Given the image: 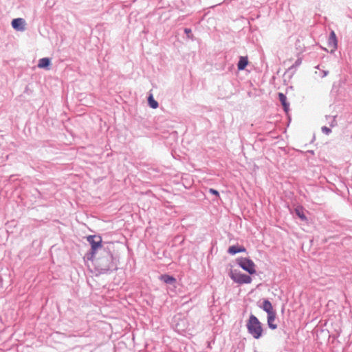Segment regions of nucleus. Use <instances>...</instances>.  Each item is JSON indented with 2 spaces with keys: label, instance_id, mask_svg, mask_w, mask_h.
<instances>
[{
  "label": "nucleus",
  "instance_id": "1",
  "mask_svg": "<svg viewBox=\"0 0 352 352\" xmlns=\"http://www.w3.org/2000/svg\"><path fill=\"white\" fill-rule=\"evenodd\" d=\"M246 327L248 333L255 339H259L263 335V328L261 322L253 314L250 316Z\"/></svg>",
  "mask_w": 352,
  "mask_h": 352
},
{
  "label": "nucleus",
  "instance_id": "2",
  "mask_svg": "<svg viewBox=\"0 0 352 352\" xmlns=\"http://www.w3.org/2000/svg\"><path fill=\"white\" fill-rule=\"evenodd\" d=\"M87 240L91 245V252L87 254V258L93 260L96 252L102 248V239L100 236L89 235Z\"/></svg>",
  "mask_w": 352,
  "mask_h": 352
},
{
  "label": "nucleus",
  "instance_id": "3",
  "mask_svg": "<svg viewBox=\"0 0 352 352\" xmlns=\"http://www.w3.org/2000/svg\"><path fill=\"white\" fill-rule=\"evenodd\" d=\"M96 264L102 272H106L115 267L113 256L109 252H106L103 258H98L96 261Z\"/></svg>",
  "mask_w": 352,
  "mask_h": 352
},
{
  "label": "nucleus",
  "instance_id": "4",
  "mask_svg": "<svg viewBox=\"0 0 352 352\" xmlns=\"http://www.w3.org/2000/svg\"><path fill=\"white\" fill-rule=\"evenodd\" d=\"M237 264L245 271L248 272L250 274L256 273L255 264L250 258H240L237 259Z\"/></svg>",
  "mask_w": 352,
  "mask_h": 352
},
{
  "label": "nucleus",
  "instance_id": "5",
  "mask_svg": "<svg viewBox=\"0 0 352 352\" xmlns=\"http://www.w3.org/2000/svg\"><path fill=\"white\" fill-rule=\"evenodd\" d=\"M230 278L235 283L239 284H248L252 282V278L249 275L245 274H234L232 272H231Z\"/></svg>",
  "mask_w": 352,
  "mask_h": 352
},
{
  "label": "nucleus",
  "instance_id": "6",
  "mask_svg": "<svg viewBox=\"0 0 352 352\" xmlns=\"http://www.w3.org/2000/svg\"><path fill=\"white\" fill-rule=\"evenodd\" d=\"M328 45L331 48V53H333L336 51L338 47V40L336 35V33L333 30L330 32L329 38H328Z\"/></svg>",
  "mask_w": 352,
  "mask_h": 352
},
{
  "label": "nucleus",
  "instance_id": "7",
  "mask_svg": "<svg viewBox=\"0 0 352 352\" xmlns=\"http://www.w3.org/2000/svg\"><path fill=\"white\" fill-rule=\"evenodd\" d=\"M12 28L18 31H24L25 29V21L22 18H16L12 21Z\"/></svg>",
  "mask_w": 352,
  "mask_h": 352
},
{
  "label": "nucleus",
  "instance_id": "8",
  "mask_svg": "<svg viewBox=\"0 0 352 352\" xmlns=\"http://www.w3.org/2000/svg\"><path fill=\"white\" fill-rule=\"evenodd\" d=\"M260 307L263 311H265L267 314V315L276 313L273 309L272 303L267 299H265L263 301L262 305H260Z\"/></svg>",
  "mask_w": 352,
  "mask_h": 352
},
{
  "label": "nucleus",
  "instance_id": "9",
  "mask_svg": "<svg viewBox=\"0 0 352 352\" xmlns=\"http://www.w3.org/2000/svg\"><path fill=\"white\" fill-rule=\"evenodd\" d=\"M278 98L283 105L284 111L287 112L289 109V104L287 102V97L283 93H279Z\"/></svg>",
  "mask_w": 352,
  "mask_h": 352
},
{
  "label": "nucleus",
  "instance_id": "10",
  "mask_svg": "<svg viewBox=\"0 0 352 352\" xmlns=\"http://www.w3.org/2000/svg\"><path fill=\"white\" fill-rule=\"evenodd\" d=\"M245 252V248L243 246L232 245L230 246L228 252L230 254H236V253Z\"/></svg>",
  "mask_w": 352,
  "mask_h": 352
},
{
  "label": "nucleus",
  "instance_id": "11",
  "mask_svg": "<svg viewBox=\"0 0 352 352\" xmlns=\"http://www.w3.org/2000/svg\"><path fill=\"white\" fill-rule=\"evenodd\" d=\"M276 313L267 315V324L269 327L272 329H275L277 328V325L274 323Z\"/></svg>",
  "mask_w": 352,
  "mask_h": 352
},
{
  "label": "nucleus",
  "instance_id": "12",
  "mask_svg": "<svg viewBox=\"0 0 352 352\" xmlns=\"http://www.w3.org/2000/svg\"><path fill=\"white\" fill-rule=\"evenodd\" d=\"M248 63V58L245 56H240L237 64L239 70H243Z\"/></svg>",
  "mask_w": 352,
  "mask_h": 352
},
{
  "label": "nucleus",
  "instance_id": "13",
  "mask_svg": "<svg viewBox=\"0 0 352 352\" xmlns=\"http://www.w3.org/2000/svg\"><path fill=\"white\" fill-rule=\"evenodd\" d=\"M160 278L165 283L169 284V285H173L176 282V279L173 276L166 275V274L162 275Z\"/></svg>",
  "mask_w": 352,
  "mask_h": 352
},
{
  "label": "nucleus",
  "instance_id": "14",
  "mask_svg": "<svg viewBox=\"0 0 352 352\" xmlns=\"http://www.w3.org/2000/svg\"><path fill=\"white\" fill-rule=\"evenodd\" d=\"M50 64V60L48 58H42L39 60L38 67L40 68H45Z\"/></svg>",
  "mask_w": 352,
  "mask_h": 352
},
{
  "label": "nucleus",
  "instance_id": "15",
  "mask_svg": "<svg viewBox=\"0 0 352 352\" xmlns=\"http://www.w3.org/2000/svg\"><path fill=\"white\" fill-rule=\"evenodd\" d=\"M295 213L302 221L307 220V217H306L302 208H296Z\"/></svg>",
  "mask_w": 352,
  "mask_h": 352
},
{
  "label": "nucleus",
  "instance_id": "16",
  "mask_svg": "<svg viewBox=\"0 0 352 352\" xmlns=\"http://www.w3.org/2000/svg\"><path fill=\"white\" fill-rule=\"evenodd\" d=\"M148 102L149 106L153 109H156L158 107V102L153 98V96L148 98Z\"/></svg>",
  "mask_w": 352,
  "mask_h": 352
},
{
  "label": "nucleus",
  "instance_id": "17",
  "mask_svg": "<svg viewBox=\"0 0 352 352\" xmlns=\"http://www.w3.org/2000/svg\"><path fill=\"white\" fill-rule=\"evenodd\" d=\"M321 129L322 133H325L326 135H329L331 132V129L327 126H322Z\"/></svg>",
  "mask_w": 352,
  "mask_h": 352
},
{
  "label": "nucleus",
  "instance_id": "18",
  "mask_svg": "<svg viewBox=\"0 0 352 352\" xmlns=\"http://www.w3.org/2000/svg\"><path fill=\"white\" fill-rule=\"evenodd\" d=\"M209 192L217 196V197H219V193L217 190H216L215 189H213V188H210L209 189Z\"/></svg>",
  "mask_w": 352,
  "mask_h": 352
},
{
  "label": "nucleus",
  "instance_id": "19",
  "mask_svg": "<svg viewBox=\"0 0 352 352\" xmlns=\"http://www.w3.org/2000/svg\"><path fill=\"white\" fill-rule=\"evenodd\" d=\"M329 74V72L328 71H325V70H322V75H321V77L322 78H324L326 76H327V74Z\"/></svg>",
  "mask_w": 352,
  "mask_h": 352
},
{
  "label": "nucleus",
  "instance_id": "20",
  "mask_svg": "<svg viewBox=\"0 0 352 352\" xmlns=\"http://www.w3.org/2000/svg\"><path fill=\"white\" fill-rule=\"evenodd\" d=\"M184 32H185V33H186L187 35H188L190 33H191V30H190V29H188V28H186V29L184 30Z\"/></svg>",
  "mask_w": 352,
  "mask_h": 352
}]
</instances>
